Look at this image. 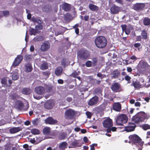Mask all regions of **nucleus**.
Returning a JSON list of instances; mask_svg holds the SVG:
<instances>
[{
    "instance_id": "obj_1",
    "label": "nucleus",
    "mask_w": 150,
    "mask_h": 150,
    "mask_svg": "<svg viewBox=\"0 0 150 150\" xmlns=\"http://www.w3.org/2000/svg\"><path fill=\"white\" fill-rule=\"evenodd\" d=\"M95 44L97 47L100 49L105 48L107 44V40L104 36H100L97 37L95 40Z\"/></svg>"
},
{
    "instance_id": "obj_2",
    "label": "nucleus",
    "mask_w": 150,
    "mask_h": 150,
    "mask_svg": "<svg viewBox=\"0 0 150 150\" xmlns=\"http://www.w3.org/2000/svg\"><path fill=\"white\" fill-rule=\"evenodd\" d=\"M129 138L130 139L129 142L132 143V145H137V146H143L144 142L142 141V139L137 135L135 134L131 135L129 136Z\"/></svg>"
},
{
    "instance_id": "obj_3",
    "label": "nucleus",
    "mask_w": 150,
    "mask_h": 150,
    "mask_svg": "<svg viewBox=\"0 0 150 150\" xmlns=\"http://www.w3.org/2000/svg\"><path fill=\"white\" fill-rule=\"evenodd\" d=\"M127 120V116L124 114H122L117 117L116 122L117 125H122V124L126 123Z\"/></svg>"
},
{
    "instance_id": "obj_4",
    "label": "nucleus",
    "mask_w": 150,
    "mask_h": 150,
    "mask_svg": "<svg viewBox=\"0 0 150 150\" xmlns=\"http://www.w3.org/2000/svg\"><path fill=\"white\" fill-rule=\"evenodd\" d=\"M143 119L144 118L142 116L141 112H139L132 117V120L135 123L138 124L143 122Z\"/></svg>"
},
{
    "instance_id": "obj_5",
    "label": "nucleus",
    "mask_w": 150,
    "mask_h": 150,
    "mask_svg": "<svg viewBox=\"0 0 150 150\" xmlns=\"http://www.w3.org/2000/svg\"><path fill=\"white\" fill-rule=\"evenodd\" d=\"M75 114V113L74 110L70 109L67 110L65 112L64 117L67 119H72Z\"/></svg>"
},
{
    "instance_id": "obj_6",
    "label": "nucleus",
    "mask_w": 150,
    "mask_h": 150,
    "mask_svg": "<svg viewBox=\"0 0 150 150\" xmlns=\"http://www.w3.org/2000/svg\"><path fill=\"white\" fill-rule=\"evenodd\" d=\"M23 57L22 55H18L15 58L12 64V67L15 68L18 66L21 62L23 59Z\"/></svg>"
},
{
    "instance_id": "obj_7",
    "label": "nucleus",
    "mask_w": 150,
    "mask_h": 150,
    "mask_svg": "<svg viewBox=\"0 0 150 150\" xmlns=\"http://www.w3.org/2000/svg\"><path fill=\"white\" fill-rule=\"evenodd\" d=\"M111 89L114 92H118L120 91L121 85L118 82L113 83L110 87Z\"/></svg>"
},
{
    "instance_id": "obj_8",
    "label": "nucleus",
    "mask_w": 150,
    "mask_h": 150,
    "mask_svg": "<svg viewBox=\"0 0 150 150\" xmlns=\"http://www.w3.org/2000/svg\"><path fill=\"white\" fill-rule=\"evenodd\" d=\"M103 127L107 129L112 127L113 125L112 120L110 118L105 120L103 122Z\"/></svg>"
},
{
    "instance_id": "obj_9",
    "label": "nucleus",
    "mask_w": 150,
    "mask_h": 150,
    "mask_svg": "<svg viewBox=\"0 0 150 150\" xmlns=\"http://www.w3.org/2000/svg\"><path fill=\"white\" fill-rule=\"evenodd\" d=\"M136 127V125L134 123L130 122L128 125L125 127V131L127 132H130L134 131Z\"/></svg>"
},
{
    "instance_id": "obj_10",
    "label": "nucleus",
    "mask_w": 150,
    "mask_h": 150,
    "mask_svg": "<svg viewBox=\"0 0 150 150\" xmlns=\"http://www.w3.org/2000/svg\"><path fill=\"white\" fill-rule=\"evenodd\" d=\"M45 91V89L43 87L41 86H36L35 89V93L39 95H42L43 94Z\"/></svg>"
},
{
    "instance_id": "obj_11",
    "label": "nucleus",
    "mask_w": 150,
    "mask_h": 150,
    "mask_svg": "<svg viewBox=\"0 0 150 150\" xmlns=\"http://www.w3.org/2000/svg\"><path fill=\"white\" fill-rule=\"evenodd\" d=\"M50 47V44L48 41H45L41 45L40 50L42 51L48 50Z\"/></svg>"
},
{
    "instance_id": "obj_12",
    "label": "nucleus",
    "mask_w": 150,
    "mask_h": 150,
    "mask_svg": "<svg viewBox=\"0 0 150 150\" xmlns=\"http://www.w3.org/2000/svg\"><path fill=\"white\" fill-rule=\"evenodd\" d=\"M121 10V8L115 5H113L110 8L111 13L113 14L118 13Z\"/></svg>"
},
{
    "instance_id": "obj_13",
    "label": "nucleus",
    "mask_w": 150,
    "mask_h": 150,
    "mask_svg": "<svg viewBox=\"0 0 150 150\" xmlns=\"http://www.w3.org/2000/svg\"><path fill=\"white\" fill-rule=\"evenodd\" d=\"M57 121L54 119L52 117H50L45 120V122L46 124L54 125L57 123Z\"/></svg>"
},
{
    "instance_id": "obj_14",
    "label": "nucleus",
    "mask_w": 150,
    "mask_h": 150,
    "mask_svg": "<svg viewBox=\"0 0 150 150\" xmlns=\"http://www.w3.org/2000/svg\"><path fill=\"white\" fill-rule=\"evenodd\" d=\"M144 7V4L142 3H137L133 6V9L136 11H139L142 10Z\"/></svg>"
},
{
    "instance_id": "obj_15",
    "label": "nucleus",
    "mask_w": 150,
    "mask_h": 150,
    "mask_svg": "<svg viewBox=\"0 0 150 150\" xmlns=\"http://www.w3.org/2000/svg\"><path fill=\"white\" fill-rule=\"evenodd\" d=\"M112 108L113 110H114L117 112H120L121 109V104L118 102L115 103L113 104Z\"/></svg>"
},
{
    "instance_id": "obj_16",
    "label": "nucleus",
    "mask_w": 150,
    "mask_h": 150,
    "mask_svg": "<svg viewBox=\"0 0 150 150\" xmlns=\"http://www.w3.org/2000/svg\"><path fill=\"white\" fill-rule=\"evenodd\" d=\"M79 54L80 58L83 60H85L87 59L88 56L85 50L80 51L79 52Z\"/></svg>"
},
{
    "instance_id": "obj_17",
    "label": "nucleus",
    "mask_w": 150,
    "mask_h": 150,
    "mask_svg": "<svg viewBox=\"0 0 150 150\" xmlns=\"http://www.w3.org/2000/svg\"><path fill=\"white\" fill-rule=\"evenodd\" d=\"M141 68L145 70H150V65L145 61H143L141 64Z\"/></svg>"
},
{
    "instance_id": "obj_18",
    "label": "nucleus",
    "mask_w": 150,
    "mask_h": 150,
    "mask_svg": "<svg viewBox=\"0 0 150 150\" xmlns=\"http://www.w3.org/2000/svg\"><path fill=\"white\" fill-rule=\"evenodd\" d=\"M98 98L97 96H95L91 98L88 103V104L90 105H93L96 104L98 101Z\"/></svg>"
},
{
    "instance_id": "obj_19",
    "label": "nucleus",
    "mask_w": 150,
    "mask_h": 150,
    "mask_svg": "<svg viewBox=\"0 0 150 150\" xmlns=\"http://www.w3.org/2000/svg\"><path fill=\"white\" fill-rule=\"evenodd\" d=\"M16 106L20 110H22L23 108V103L20 100H18L15 102Z\"/></svg>"
},
{
    "instance_id": "obj_20",
    "label": "nucleus",
    "mask_w": 150,
    "mask_h": 150,
    "mask_svg": "<svg viewBox=\"0 0 150 150\" xmlns=\"http://www.w3.org/2000/svg\"><path fill=\"white\" fill-rule=\"evenodd\" d=\"M62 8L65 11H69L71 8V5L67 3H65L62 4Z\"/></svg>"
},
{
    "instance_id": "obj_21",
    "label": "nucleus",
    "mask_w": 150,
    "mask_h": 150,
    "mask_svg": "<svg viewBox=\"0 0 150 150\" xmlns=\"http://www.w3.org/2000/svg\"><path fill=\"white\" fill-rule=\"evenodd\" d=\"M53 106V103L51 101H49L47 102L44 104L45 108L47 109H50L52 108Z\"/></svg>"
},
{
    "instance_id": "obj_22",
    "label": "nucleus",
    "mask_w": 150,
    "mask_h": 150,
    "mask_svg": "<svg viewBox=\"0 0 150 150\" xmlns=\"http://www.w3.org/2000/svg\"><path fill=\"white\" fill-rule=\"evenodd\" d=\"M112 77L114 79L117 78L118 76L120 75V73L117 69L113 71L112 74Z\"/></svg>"
},
{
    "instance_id": "obj_23",
    "label": "nucleus",
    "mask_w": 150,
    "mask_h": 150,
    "mask_svg": "<svg viewBox=\"0 0 150 150\" xmlns=\"http://www.w3.org/2000/svg\"><path fill=\"white\" fill-rule=\"evenodd\" d=\"M62 68L61 67H57L54 71L55 74L57 76H60L62 73Z\"/></svg>"
},
{
    "instance_id": "obj_24",
    "label": "nucleus",
    "mask_w": 150,
    "mask_h": 150,
    "mask_svg": "<svg viewBox=\"0 0 150 150\" xmlns=\"http://www.w3.org/2000/svg\"><path fill=\"white\" fill-rule=\"evenodd\" d=\"M22 128L20 127H14L10 129V131L11 133H15L22 130Z\"/></svg>"
},
{
    "instance_id": "obj_25",
    "label": "nucleus",
    "mask_w": 150,
    "mask_h": 150,
    "mask_svg": "<svg viewBox=\"0 0 150 150\" xmlns=\"http://www.w3.org/2000/svg\"><path fill=\"white\" fill-rule=\"evenodd\" d=\"M64 19L66 21H70L72 19V16L71 14L68 13L64 15Z\"/></svg>"
},
{
    "instance_id": "obj_26",
    "label": "nucleus",
    "mask_w": 150,
    "mask_h": 150,
    "mask_svg": "<svg viewBox=\"0 0 150 150\" xmlns=\"http://www.w3.org/2000/svg\"><path fill=\"white\" fill-rule=\"evenodd\" d=\"M31 21L33 22V23H36L39 24H42L43 23V21L40 19V18H36L33 17L32 18Z\"/></svg>"
},
{
    "instance_id": "obj_27",
    "label": "nucleus",
    "mask_w": 150,
    "mask_h": 150,
    "mask_svg": "<svg viewBox=\"0 0 150 150\" xmlns=\"http://www.w3.org/2000/svg\"><path fill=\"white\" fill-rule=\"evenodd\" d=\"M26 68L25 71L27 72H31L33 70V68L31 64L30 63H28L25 65Z\"/></svg>"
},
{
    "instance_id": "obj_28",
    "label": "nucleus",
    "mask_w": 150,
    "mask_h": 150,
    "mask_svg": "<svg viewBox=\"0 0 150 150\" xmlns=\"http://www.w3.org/2000/svg\"><path fill=\"white\" fill-rule=\"evenodd\" d=\"M143 23L145 26L150 25V19L148 17H145L143 20Z\"/></svg>"
},
{
    "instance_id": "obj_29",
    "label": "nucleus",
    "mask_w": 150,
    "mask_h": 150,
    "mask_svg": "<svg viewBox=\"0 0 150 150\" xmlns=\"http://www.w3.org/2000/svg\"><path fill=\"white\" fill-rule=\"evenodd\" d=\"M22 92L23 94L29 95L31 92V90L30 88H25L22 90Z\"/></svg>"
},
{
    "instance_id": "obj_30",
    "label": "nucleus",
    "mask_w": 150,
    "mask_h": 150,
    "mask_svg": "<svg viewBox=\"0 0 150 150\" xmlns=\"http://www.w3.org/2000/svg\"><path fill=\"white\" fill-rule=\"evenodd\" d=\"M67 143L66 142H63L59 144V149H64L67 148Z\"/></svg>"
},
{
    "instance_id": "obj_31",
    "label": "nucleus",
    "mask_w": 150,
    "mask_h": 150,
    "mask_svg": "<svg viewBox=\"0 0 150 150\" xmlns=\"http://www.w3.org/2000/svg\"><path fill=\"white\" fill-rule=\"evenodd\" d=\"M141 35L142 38L146 40L147 37V33L146 31L145 30H142L141 31Z\"/></svg>"
},
{
    "instance_id": "obj_32",
    "label": "nucleus",
    "mask_w": 150,
    "mask_h": 150,
    "mask_svg": "<svg viewBox=\"0 0 150 150\" xmlns=\"http://www.w3.org/2000/svg\"><path fill=\"white\" fill-rule=\"evenodd\" d=\"M92 66L93 67H95L98 64V58L97 57H93L92 58Z\"/></svg>"
},
{
    "instance_id": "obj_33",
    "label": "nucleus",
    "mask_w": 150,
    "mask_h": 150,
    "mask_svg": "<svg viewBox=\"0 0 150 150\" xmlns=\"http://www.w3.org/2000/svg\"><path fill=\"white\" fill-rule=\"evenodd\" d=\"M43 37L41 36H37L35 37L33 40L35 42L42 41L43 40Z\"/></svg>"
},
{
    "instance_id": "obj_34",
    "label": "nucleus",
    "mask_w": 150,
    "mask_h": 150,
    "mask_svg": "<svg viewBox=\"0 0 150 150\" xmlns=\"http://www.w3.org/2000/svg\"><path fill=\"white\" fill-rule=\"evenodd\" d=\"M50 128L49 127H45L43 130V132L44 134L48 135L50 133Z\"/></svg>"
},
{
    "instance_id": "obj_35",
    "label": "nucleus",
    "mask_w": 150,
    "mask_h": 150,
    "mask_svg": "<svg viewBox=\"0 0 150 150\" xmlns=\"http://www.w3.org/2000/svg\"><path fill=\"white\" fill-rule=\"evenodd\" d=\"M67 136V134L66 132H63L59 136V139L60 140H63L65 139Z\"/></svg>"
},
{
    "instance_id": "obj_36",
    "label": "nucleus",
    "mask_w": 150,
    "mask_h": 150,
    "mask_svg": "<svg viewBox=\"0 0 150 150\" xmlns=\"http://www.w3.org/2000/svg\"><path fill=\"white\" fill-rule=\"evenodd\" d=\"M89 8L92 11H95L98 10V7L93 4H90L89 5Z\"/></svg>"
},
{
    "instance_id": "obj_37",
    "label": "nucleus",
    "mask_w": 150,
    "mask_h": 150,
    "mask_svg": "<svg viewBox=\"0 0 150 150\" xmlns=\"http://www.w3.org/2000/svg\"><path fill=\"white\" fill-rule=\"evenodd\" d=\"M133 28L132 25H130L128 26V28H126V30L125 31V33L127 35H129L130 32L131 30L133 29Z\"/></svg>"
},
{
    "instance_id": "obj_38",
    "label": "nucleus",
    "mask_w": 150,
    "mask_h": 150,
    "mask_svg": "<svg viewBox=\"0 0 150 150\" xmlns=\"http://www.w3.org/2000/svg\"><path fill=\"white\" fill-rule=\"evenodd\" d=\"M48 68L47 64L46 63H43L41 65L40 68L41 70H44Z\"/></svg>"
},
{
    "instance_id": "obj_39",
    "label": "nucleus",
    "mask_w": 150,
    "mask_h": 150,
    "mask_svg": "<svg viewBox=\"0 0 150 150\" xmlns=\"http://www.w3.org/2000/svg\"><path fill=\"white\" fill-rule=\"evenodd\" d=\"M142 116L143 117V121L145 120L146 119H149L150 117V115L149 114H147V113H145L144 112H141Z\"/></svg>"
},
{
    "instance_id": "obj_40",
    "label": "nucleus",
    "mask_w": 150,
    "mask_h": 150,
    "mask_svg": "<svg viewBox=\"0 0 150 150\" xmlns=\"http://www.w3.org/2000/svg\"><path fill=\"white\" fill-rule=\"evenodd\" d=\"M117 128L115 127H110L107 129L106 130L108 133H111V131L112 132H115L116 131Z\"/></svg>"
},
{
    "instance_id": "obj_41",
    "label": "nucleus",
    "mask_w": 150,
    "mask_h": 150,
    "mask_svg": "<svg viewBox=\"0 0 150 150\" xmlns=\"http://www.w3.org/2000/svg\"><path fill=\"white\" fill-rule=\"evenodd\" d=\"M31 133L34 134H38L40 132L39 130L37 129H33L31 131Z\"/></svg>"
},
{
    "instance_id": "obj_42",
    "label": "nucleus",
    "mask_w": 150,
    "mask_h": 150,
    "mask_svg": "<svg viewBox=\"0 0 150 150\" xmlns=\"http://www.w3.org/2000/svg\"><path fill=\"white\" fill-rule=\"evenodd\" d=\"M30 34L31 35H35L37 33V30L35 28H31L29 30Z\"/></svg>"
},
{
    "instance_id": "obj_43",
    "label": "nucleus",
    "mask_w": 150,
    "mask_h": 150,
    "mask_svg": "<svg viewBox=\"0 0 150 150\" xmlns=\"http://www.w3.org/2000/svg\"><path fill=\"white\" fill-rule=\"evenodd\" d=\"M133 86L135 88H140L141 85L140 83L138 82L135 81L133 83Z\"/></svg>"
},
{
    "instance_id": "obj_44",
    "label": "nucleus",
    "mask_w": 150,
    "mask_h": 150,
    "mask_svg": "<svg viewBox=\"0 0 150 150\" xmlns=\"http://www.w3.org/2000/svg\"><path fill=\"white\" fill-rule=\"evenodd\" d=\"M142 127V129L145 130L150 129V125L147 124L143 125Z\"/></svg>"
},
{
    "instance_id": "obj_45",
    "label": "nucleus",
    "mask_w": 150,
    "mask_h": 150,
    "mask_svg": "<svg viewBox=\"0 0 150 150\" xmlns=\"http://www.w3.org/2000/svg\"><path fill=\"white\" fill-rule=\"evenodd\" d=\"M102 91V89L100 87H98L95 88L94 91L95 93L97 94L100 93Z\"/></svg>"
},
{
    "instance_id": "obj_46",
    "label": "nucleus",
    "mask_w": 150,
    "mask_h": 150,
    "mask_svg": "<svg viewBox=\"0 0 150 150\" xmlns=\"http://www.w3.org/2000/svg\"><path fill=\"white\" fill-rule=\"evenodd\" d=\"M43 26L42 24H39L38 25H36L35 27V28L37 30H41L43 29Z\"/></svg>"
},
{
    "instance_id": "obj_47",
    "label": "nucleus",
    "mask_w": 150,
    "mask_h": 150,
    "mask_svg": "<svg viewBox=\"0 0 150 150\" xmlns=\"http://www.w3.org/2000/svg\"><path fill=\"white\" fill-rule=\"evenodd\" d=\"M78 144L79 143L77 141L73 142L71 144V145L72 146L71 147L73 148L76 146H79L78 145Z\"/></svg>"
},
{
    "instance_id": "obj_48",
    "label": "nucleus",
    "mask_w": 150,
    "mask_h": 150,
    "mask_svg": "<svg viewBox=\"0 0 150 150\" xmlns=\"http://www.w3.org/2000/svg\"><path fill=\"white\" fill-rule=\"evenodd\" d=\"M12 79L13 80H17L18 78V75L16 73H14L12 75Z\"/></svg>"
},
{
    "instance_id": "obj_49",
    "label": "nucleus",
    "mask_w": 150,
    "mask_h": 150,
    "mask_svg": "<svg viewBox=\"0 0 150 150\" xmlns=\"http://www.w3.org/2000/svg\"><path fill=\"white\" fill-rule=\"evenodd\" d=\"M86 67H90L92 65V62L90 61H87L85 63Z\"/></svg>"
},
{
    "instance_id": "obj_50",
    "label": "nucleus",
    "mask_w": 150,
    "mask_h": 150,
    "mask_svg": "<svg viewBox=\"0 0 150 150\" xmlns=\"http://www.w3.org/2000/svg\"><path fill=\"white\" fill-rule=\"evenodd\" d=\"M38 120L36 118L32 121V124L34 125H38Z\"/></svg>"
},
{
    "instance_id": "obj_51",
    "label": "nucleus",
    "mask_w": 150,
    "mask_h": 150,
    "mask_svg": "<svg viewBox=\"0 0 150 150\" xmlns=\"http://www.w3.org/2000/svg\"><path fill=\"white\" fill-rule=\"evenodd\" d=\"M79 74L76 71L73 72L70 75V76L74 78L76 77V76L79 75Z\"/></svg>"
},
{
    "instance_id": "obj_52",
    "label": "nucleus",
    "mask_w": 150,
    "mask_h": 150,
    "mask_svg": "<svg viewBox=\"0 0 150 150\" xmlns=\"http://www.w3.org/2000/svg\"><path fill=\"white\" fill-rule=\"evenodd\" d=\"M7 81L6 78L4 77L1 79V82L2 84L5 85Z\"/></svg>"
},
{
    "instance_id": "obj_53",
    "label": "nucleus",
    "mask_w": 150,
    "mask_h": 150,
    "mask_svg": "<svg viewBox=\"0 0 150 150\" xmlns=\"http://www.w3.org/2000/svg\"><path fill=\"white\" fill-rule=\"evenodd\" d=\"M31 59V56L30 55H26L24 57L25 59L26 60H29Z\"/></svg>"
},
{
    "instance_id": "obj_54",
    "label": "nucleus",
    "mask_w": 150,
    "mask_h": 150,
    "mask_svg": "<svg viewBox=\"0 0 150 150\" xmlns=\"http://www.w3.org/2000/svg\"><path fill=\"white\" fill-rule=\"evenodd\" d=\"M42 74L48 77L50 74V73L48 71H43L42 72Z\"/></svg>"
},
{
    "instance_id": "obj_55",
    "label": "nucleus",
    "mask_w": 150,
    "mask_h": 150,
    "mask_svg": "<svg viewBox=\"0 0 150 150\" xmlns=\"http://www.w3.org/2000/svg\"><path fill=\"white\" fill-rule=\"evenodd\" d=\"M121 27L123 31H125L127 28V25L126 24L122 25Z\"/></svg>"
},
{
    "instance_id": "obj_56",
    "label": "nucleus",
    "mask_w": 150,
    "mask_h": 150,
    "mask_svg": "<svg viewBox=\"0 0 150 150\" xmlns=\"http://www.w3.org/2000/svg\"><path fill=\"white\" fill-rule=\"evenodd\" d=\"M86 115L87 116V118H91V116L92 114L89 111H87L86 113Z\"/></svg>"
},
{
    "instance_id": "obj_57",
    "label": "nucleus",
    "mask_w": 150,
    "mask_h": 150,
    "mask_svg": "<svg viewBox=\"0 0 150 150\" xmlns=\"http://www.w3.org/2000/svg\"><path fill=\"white\" fill-rule=\"evenodd\" d=\"M3 13L4 16H7L9 15V12L8 11H3Z\"/></svg>"
},
{
    "instance_id": "obj_58",
    "label": "nucleus",
    "mask_w": 150,
    "mask_h": 150,
    "mask_svg": "<svg viewBox=\"0 0 150 150\" xmlns=\"http://www.w3.org/2000/svg\"><path fill=\"white\" fill-rule=\"evenodd\" d=\"M125 80L128 81H130L131 79V77L128 75H126L125 77Z\"/></svg>"
},
{
    "instance_id": "obj_59",
    "label": "nucleus",
    "mask_w": 150,
    "mask_h": 150,
    "mask_svg": "<svg viewBox=\"0 0 150 150\" xmlns=\"http://www.w3.org/2000/svg\"><path fill=\"white\" fill-rule=\"evenodd\" d=\"M10 147L9 145H6L4 146V150H10Z\"/></svg>"
},
{
    "instance_id": "obj_60",
    "label": "nucleus",
    "mask_w": 150,
    "mask_h": 150,
    "mask_svg": "<svg viewBox=\"0 0 150 150\" xmlns=\"http://www.w3.org/2000/svg\"><path fill=\"white\" fill-rule=\"evenodd\" d=\"M42 11L44 12H47L48 11V8L46 7V6H44L42 7Z\"/></svg>"
},
{
    "instance_id": "obj_61",
    "label": "nucleus",
    "mask_w": 150,
    "mask_h": 150,
    "mask_svg": "<svg viewBox=\"0 0 150 150\" xmlns=\"http://www.w3.org/2000/svg\"><path fill=\"white\" fill-rule=\"evenodd\" d=\"M83 140L85 143H88V140L87 137H84L83 138Z\"/></svg>"
},
{
    "instance_id": "obj_62",
    "label": "nucleus",
    "mask_w": 150,
    "mask_h": 150,
    "mask_svg": "<svg viewBox=\"0 0 150 150\" xmlns=\"http://www.w3.org/2000/svg\"><path fill=\"white\" fill-rule=\"evenodd\" d=\"M66 100L68 102H70L72 100V98L71 97H68L67 98Z\"/></svg>"
},
{
    "instance_id": "obj_63",
    "label": "nucleus",
    "mask_w": 150,
    "mask_h": 150,
    "mask_svg": "<svg viewBox=\"0 0 150 150\" xmlns=\"http://www.w3.org/2000/svg\"><path fill=\"white\" fill-rule=\"evenodd\" d=\"M141 44L139 43H135L134 44V47H135L137 48L138 47H140L141 46Z\"/></svg>"
},
{
    "instance_id": "obj_64",
    "label": "nucleus",
    "mask_w": 150,
    "mask_h": 150,
    "mask_svg": "<svg viewBox=\"0 0 150 150\" xmlns=\"http://www.w3.org/2000/svg\"><path fill=\"white\" fill-rule=\"evenodd\" d=\"M89 19V16L86 15L84 16V20L85 21H88Z\"/></svg>"
}]
</instances>
